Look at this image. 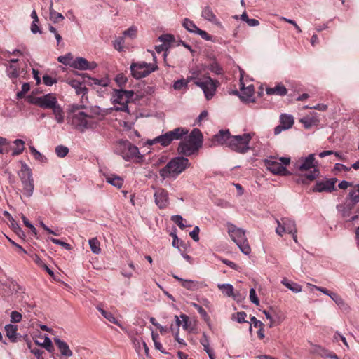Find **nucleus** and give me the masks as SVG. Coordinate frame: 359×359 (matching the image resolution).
<instances>
[{
	"label": "nucleus",
	"instance_id": "nucleus-11",
	"mask_svg": "<svg viewBox=\"0 0 359 359\" xmlns=\"http://www.w3.org/2000/svg\"><path fill=\"white\" fill-rule=\"evenodd\" d=\"M19 175L22 184L23 194L30 197L33 194L34 188L32 170L27 165L23 164Z\"/></svg>",
	"mask_w": 359,
	"mask_h": 359
},
{
	"label": "nucleus",
	"instance_id": "nucleus-12",
	"mask_svg": "<svg viewBox=\"0 0 359 359\" xmlns=\"http://www.w3.org/2000/svg\"><path fill=\"white\" fill-rule=\"evenodd\" d=\"M278 226L276 232L279 236H282L283 233H290L297 232L295 222L288 217L281 218L280 220L276 219Z\"/></svg>",
	"mask_w": 359,
	"mask_h": 359
},
{
	"label": "nucleus",
	"instance_id": "nucleus-50",
	"mask_svg": "<svg viewBox=\"0 0 359 359\" xmlns=\"http://www.w3.org/2000/svg\"><path fill=\"white\" fill-rule=\"evenodd\" d=\"M152 339L154 341L155 348L160 351L161 353H165L163 348L161 342L158 341V334L152 332L151 333Z\"/></svg>",
	"mask_w": 359,
	"mask_h": 359
},
{
	"label": "nucleus",
	"instance_id": "nucleus-1",
	"mask_svg": "<svg viewBox=\"0 0 359 359\" xmlns=\"http://www.w3.org/2000/svg\"><path fill=\"white\" fill-rule=\"evenodd\" d=\"M294 168L301 173H304L306 180L313 181L320 174L318 168V162L315 159L313 154L306 157H301L294 163Z\"/></svg>",
	"mask_w": 359,
	"mask_h": 359
},
{
	"label": "nucleus",
	"instance_id": "nucleus-31",
	"mask_svg": "<svg viewBox=\"0 0 359 359\" xmlns=\"http://www.w3.org/2000/svg\"><path fill=\"white\" fill-rule=\"evenodd\" d=\"M13 147L12 148V155L18 156L25 150V142L22 140L17 139L13 142Z\"/></svg>",
	"mask_w": 359,
	"mask_h": 359
},
{
	"label": "nucleus",
	"instance_id": "nucleus-16",
	"mask_svg": "<svg viewBox=\"0 0 359 359\" xmlns=\"http://www.w3.org/2000/svg\"><path fill=\"white\" fill-rule=\"evenodd\" d=\"M336 182V178L324 179L317 181L312 191L313 192H332L334 190Z\"/></svg>",
	"mask_w": 359,
	"mask_h": 359
},
{
	"label": "nucleus",
	"instance_id": "nucleus-23",
	"mask_svg": "<svg viewBox=\"0 0 359 359\" xmlns=\"http://www.w3.org/2000/svg\"><path fill=\"white\" fill-rule=\"evenodd\" d=\"M189 130L185 128H176L173 130L168 131V135L172 142L173 140H181L184 135H187Z\"/></svg>",
	"mask_w": 359,
	"mask_h": 359
},
{
	"label": "nucleus",
	"instance_id": "nucleus-49",
	"mask_svg": "<svg viewBox=\"0 0 359 359\" xmlns=\"http://www.w3.org/2000/svg\"><path fill=\"white\" fill-rule=\"evenodd\" d=\"M124 43V38L122 36H119L114 40V48L118 51H122L123 50Z\"/></svg>",
	"mask_w": 359,
	"mask_h": 359
},
{
	"label": "nucleus",
	"instance_id": "nucleus-54",
	"mask_svg": "<svg viewBox=\"0 0 359 359\" xmlns=\"http://www.w3.org/2000/svg\"><path fill=\"white\" fill-rule=\"evenodd\" d=\"M22 316L20 313L13 311L11 313V322L13 323H20L22 320Z\"/></svg>",
	"mask_w": 359,
	"mask_h": 359
},
{
	"label": "nucleus",
	"instance_id": "nucleus-24",
	"mask_svg": "<svg viewBox=\"0 0 359 359\" xmlns=\"http://www.w3.org/2000/svg\"><path fill=\"white\" fill-rule=\"evenodd\" d=\"M189 130L185 128H176L173 130L168 131V135L172 142L173 140H181L184 135H187Z\"/></svg>",
	"mask_w": 359,
	"mask_h": 359
},
{
	"label": "nucleus",
	"instance_id": "nucleus-4",
	"mask_svg": "<svg viewBox=\"0 0 359 359\" xmlns=\"http://www.w3.org/2000/svg\"><path fill=\"white\" fill-rule=\"evenodd\" d=\"M264 163L267 170L274 175L287 176L291 174L286 168L290 163V157L270 156Z\"/></svg>",
	"mask_w": 359,
	"mask_h": 359
},
{
	"label": "nucleus",
	"instance_id": "nucleus-32",
	"mask_svg": "<svg viewBox=\"0 0 359 359\" xmlns=\"http://www.w3.org/2000/svg\"><path fill=\"white\" fill-rule=\"evenodd\" d=\"M280 123L286 129H290L294 124L292 116L288 114H281L280 116Z\"/></svg>",
	"mask_w": 359,
	"mask_h": 359
},
{
	"label": "nucleus",
	"instance_id": "nucleus-34",
	"mask_svg": "<svg viewBox=\"0 0 359 359\" xmlns=\"http://www.w3.org/2000/svg\"><path fill=\"white\" fill-rule=\"evenodd\" d=\"M52 109L56 121L58 123H63L65 120V116L62 108L58 104H57Z\"/></svg>",
	"mask_w": 359,
	"mask_h": 359
},
{
	"label": "nucleus",
	"instance_id": "nucleus-42",
	"mask_svg": "<svg viewBox=\"0 0 359 359\" xmlns=\"http://www.w3.org/2000/svg\"><path fill=\"white\" fill-rule=\"evenodd\" d=\"M89 245H90L91 251L94 254L98 255L100 253V252H101V249L100 247V243L99 241L97 239V238H93L92 239H90Z\"/></svg>",
	"mask_w": 359,
	"mask_h": 359
},
{
	"label": "nucleus",
	"instance_id": "nucleus-7",
	"mask_svg": "<svg viewBox=\"0 0 359 359\" xmlns=\"http://www.w3.org/2000/svg\"><path fill=\"white\" fill-rule=\"evenodd\" d=\"M154 57L153 63H147L145 62H133L130 65V70L133 76L137 79L146 77L151 73L158 69L156 64V57L152 53Z\"/></svg>",
	"mask_w": 359,
	"mask_h": 359
},
{
	"label": "nucleus",
	"instance_id": "nucleus-47",
	"mask_svg": "<svg viewBox=\"0 0 359 359\" xmlns=\"http://www.w3.org/2000/svg\"><path fill=\"white\" fill-rule=\"evenodd\" d=\"M69 152V149L63 145H59L55 148V153L58 157L63 158Z\"/></svg>",
	"mask_w": 359,
	"mask_h": 359
},
{
	"label": "nucleus",
	"instance_id": "nucleus-18",
	"mask_svg": "<svg viewBox=\"0 0 359 359\" xmlns=\"http://www.w3.org/2000/svg\"><path fill=\"white\" fill-rule=\"evenodd\" d=\"M97 67L95 62H88L84 57H76L72 64V67L79 70H91Z\"/></svg>",
	"mask_w": 359,
	"mask_h": 359
},
{
	"label": "nucleus",
	"instance_id": "nucleus-17",
	"mask_svg": "<svg viewBox=\"0 0 359 359\" xmlns=\"http://www.w3.org/2000/svg\"><path fill=\"white\" fill-rule=\"evenodd\" d=\"M154 197L156 205L160 208H165L169 204V194L168 191L163 188L156 189Z\"/></svg>",
	"mask_w": 359,
	"mask_h": 359
},
{
	"label": "nucleus",
	"instance_id": "nucleus-57",
	"mask_svg": "<svg viewBox=\"0 0 359 359\" xmlns=\"http://www.w3.org/2000/svg\"><path fill=\"white\" fill-rule=\"evenodd\" d=\"M250 300L257 306L259 304V299L254 288H251L250 290Z\"/></svg>",
	"mask_w": 359,
	"mask_h": 359
},
{
	"label": "nucleus",
	"instance_id": "nucleus-15",
	"mask_svg": "<svg viewBox=\"0 0 359 359\" xmlns=\"http://www.w3.org/2000/svg\"><path fill=\"white\" fill-rule=\"evenodd\" d=\"M231 137L229 130H221L212 137L210 146L225 145L229 147Z\"/></svg>",
	"mask_w": 359,
	"mask_h": 359
},
{
	"label": "nucleus",
	"instance_id": "nucleus-56",
	"mask_svg": "<svg viewBox=\"0 0 359 359\" xmlns=\"http://www.w3.org/2000/svg\"><path fill=\"white\" fill-rule=\"evenodd\" d=\"M172 221L179 226L182 229H184L186 226L183 224V218L180 215H174L171 218Z\"/></svg>",
	"mask_w": 359,
	"mask_h": 359
},
{
	"label": "nucleus",
	"instance_id": "nucleus-13",
	"mask_svg": "<svg viewBox=\"0 0 359 359\" xmlns=\"http://www.w3.org/2000/svg\"><path fill=\"white\" fill-rule=\"evenodd\" d=\"M118 149L123 158L126 161L136 157L140 154L138 148L132 144L129 141L120 142Z\"/></svg>",
	"mask_w": 359,
	"mask_h": 359
},
{
	"label": "nucleus",
	"instance_id": "nucleus-51",
	"mask_svg": "<svg viewBox=\"0 0 359 359\" xmlns=\"http://www.w3.org/2000/svg\"><path fill=\"white\" fill-rule=\"evenodd\" d=\"M187 87V81H185L184 79H179L173 83V88L176 90H180Z\"/></svg>",
	"mask_w": 359,
	"mask_h": 359
},
{
	"label": "nucleus",
	"instance_id": "nucleus-46",
	"mask_svg": "<svg viewBox=\"0 0 359 359\" xmlns=\"http://www.w3.org/2000/svg\"><path fill=\"white\" fill-rule=\"evenodd\" d=\"M180 318L182 320V327L184 330L191 332L192 327L191 326V322L189 321V317L185 314H182Z\"/></svg>",
	"mask_w": 359,
	"mask_h": 359
},
{
	"label": "nucleus",
	"instance_id": "nucleus-30",
	"mask_svg": "<svg viewBox=\"0 0 359 359\" xmlns=\"http://www.w3.org/2000/svg\"><path fill=\"white\" fill-rule=\"evenodd\" d=\"M353 205L351 203L341 204L337 206V210L343 218L348 219L351 216Z\"/></svg>",
	"mask_w": 359,
	"mask_h": 359
},
{
	"label": "nucleus",
	"instance_id": "nucleus-25",
	"mask_svg": "<svg viewBox=\"0 0 359 359\" xmlns=\"http://www.w3.org/2000/svg\"><path fill=\"white\" fill-rule=\"evenodd\" d=\"M147 143L150 145L159 143L163 147H167L171 144V142L168 133L166 132L165 134L159 135L153 140H149Z\"/></svg>",
	"mask_w": 359,
	"mask_h": 359
},
{
	"label": "nucleus",
	"instance_id": "nucleus-19",
	"mask_svg": "<svg viewBox=\"0 0 359 359\" xmlns=\"http://www.w3.org/2000/svg\"><path fill=\"white\" fill-rule=\"evenodd\" d=\"M201 16L206 20L211 22L219 27H222V22L217 19L212 8L209 6H205L201 12Z\"/></svg>",
	"mask_w": 359,
	"mask_h": 359
},
{
	"label": "nucleus",
	"instance_id": "nucleus-36",
	"mask_svg": "<svg viewBox=\"0 0 359 359\" xmlns=\"http://www.w3.org/2000/svg\"><path fill=\"white\" fill-rule=\"evenodd\" d=\"M49 11H50V20H52L54 23H57L61 20H62L64 19V16L55 11L53 8V2H51L50 4V8H49Z\"/></svg>",
	"mask_w": 359,
	"mask_h": 359
},
{
	"label": "nucleus",
	"instance_id": "nucleus-43",
	"mask_svg": "<svg viewBox=\"0 0 359 359\" xmlns=\"http://www.w3.org/2000/svg\"><path fill=\"white\" fill-rule=\"evenodd\" d=\"M57 60L65 65H69L72 67V64L73 63L74 59L71 53H67L65 55L58 57Z\"/></svg>",
	"mask_w": 359,
	"mask_h": 359
},
{
	"label": "nucleus",
	"instance_id": "nucleus-48",
	"mask_svg": "<svg viewBox=\"0 0 359 359\" xmlns=\"http://www.w3.org/2000/svg\"><path fill=\"white\" fill-rule=\"evenodd\" d=\"M200 73L198 71H193L191 72V75L188 76L186 79H185V81H187V86L188 85V83L190 82V81H193L194 83L196 85V82L199 81H200Z\"/></svg>",
	"mask_w": 359,
	"mask_h": 359
},
{
	"label": "nucleus",
	"instance_id": "nucleus-27",
	"mask_svg": "<svg viewBox=\"0 0 359 359\" xmlns=\"http://www.w3.org/2000/svg\"><path fill=\"white\" fill-rule=\"evenodd\" d=\"M67 83L72 88L75 89L77 95L84 96L87 93L88 89L81 82L76 80H69Z\"/></svg>",
	"mask_w": 359,
	"mask_h": 359
},
{
	"label": "nucleus",
	"instance_id": "nucleus-40",
	"mask_svg": "<svg viewBox=\"0 0 359 359\" xmlns=\"http://www.w3.org/2000/svg\"><path fill=\"white\" fill-rule=\"evenodd\" d=\"M351 201L353 204L359 202V184H357L353 187L348 194Z\"/></svg>",
	"mask_w": 359,
	"mask_h": 359
},
{
	"label": "nucleus",
	"instance_id": "nucleus-2",
	"mask_svg": "<svg viewBox=\"0 0 359 359\" xmlns=\"http://www.w3.org/2000/svg\"><path fill=\"white\" fill-rule=\"evenodd\" d=\"M203 136L198 129H194L187 138L181 141L177 148L179 154L189 156L202 146Z\"/></svg>",
	"mask_w": 359,
	"mask_h": 359
},
{
	"label": "nucleus",
	"instance_id": "nucleus-22",
	"mask_svg": "<svg viewBox=\"0 0 359 359\" xmlns=\"http://www.w3.org/2000/svg\"><path fill=\"white\" fill-rule=\"evenodd\" d=\"M300 122L304 125L305 128L309 129L312 126H317L319 123V118L317 114L313 113L301 118Z\"/></svg>",
	"mask_w": 359,
	"mask_h": 359
},
{
	"label": "nucleus",
	"instance_id": "nucleus-20",
	"mask_svg": "<svg viewBox=\"0 0 359 359\" xmlns=\"http://www.w3.org/2000/svg\"><path fill=\"white\" fill-rule=\"evenodd\" d=\"M240 97L241 100L244 101H249L250 98L252 97L255 88L252 84H250L247 87L245 86L243 82V77L241 76L240 79Z\"/></svg>",
	"mask_w": 359,
	"mask_h": 359
},
{
	"label": "nucleus",
	"instance_id": "nucleus-28",
	"mask_svg": "<svg viewBox=\"0 0 359 359\" xmlns=\"http://www.w3.org/2000/svg\"><path fill=\"white\" fill-rule=\"evenodd\" d=\"M5 331L7 337L11 342L17 341L18 326L15 325L8 324L5 326Z\"/></svg>",
	"mask_w": 359,
	"mask_h": 359
},
{
	"label": "nucleus",
	"instance_id": "nucleus-37",
	"mask_svg": "<svg viewBox=\"0 0 359 359\" xmlns=\"http://www.w3.org/2000/svg\"><path fill=\"white\" fill-rule=\"evenodd\" d=\"M107 182L117 188H121L123 184V179L113 175L107 177Z\"/></svg>",
	"mask_w": 359,
	"mask_h": 359
},
{
	"label": "nucleus",
	"instance_id": "nucleus-44",
	"mask_svg": "<svg viewBox=\"0 0 359 359\" xmlns=\"http://www.w3.org/2000/svg\"><path fill=\"white\" fill-rule=\"evenodd\" d=\"M11 149L9 142L1 137H0V154H7Z\"/></svg>",
	"mask_w": 359,
	"mask_h": 359
},
{
	"label": "nucleus",
	"instance_id": "nucleus-9",
	"mask_svg": "<svg viewBox=\"0 0 359 359\" xmlns=\"http://www.w3.org/2000/svg\"><path fill=\"white\" fill-rule=\"evenodd\" d=\"M219 85L218 81L211 79L207 74L203 75L201 77L199 81H197L196 82V86L201 88L208 100H211L214 97Z\"/></svg>",
	"mask_w": 359,
	"mask_h": 359
},
{
	"label": "nucleus",
	"instance_id": "nucleus-55",
	"mask_svg": "<svg viewBox=\"0 0 359 359\" xmlns=\"http://www.w3.org/2000/svg\"><path fill=\"white\" fill-rule=\"evenodd\" d=\"M210 70L212 72H214L215 74H217V75H219V74H222L223 73V69L222 68L220 67V65L217 63V62H213L210 65V67H209Z\"/></svg>",
	"mask_w": 359,
	"mask_h": 359
},
{
	"label": "nucleus",
	"instance_id": "nucleus-45",
	"mask_svg": "<svg viewBox=\"0 0 359 359\" xmlns=\"http://www.w3.org/2000/svg\"><path fill=\"white\" fill-rule=\"evenodd\" d=\"M29 149L34 158L36 161H39L40 162H45L46 161V158L42 154L38 151L34 147L29 146Z\"/></svg>",
	"mask_w": 359,
	"mask_h": 359
},
{
	"label": "nucleus",
	"instance_id": "nucleus-10",
	"mask_svg": "<svg viewBox=\"0 0 359 359\" xmlns=\"http://www.w3.org/2000/svg\"><path fill=\"white\" fill-rule=\"evenodd\" d=\"M252 136L250 133L241 135H232L229 147L236 152L244 154L250 149L249 143Z\"/></svg>",
	"mask_w": 359,
	"mask_h": 359
},
{
	"label": "nucleus",
	"instance_id": "nucleus-5",
	"mask_svg": "<svg viewBox=\"0 0 359 359\" xmlns=\"http://www.w3.org/2000/svg\"><path fill=\"white\" fill-rule=\"evenodd\" d=\"M227 231L231 240L238 245L243 254L248 255L251 252V248L245 236L244 229L229 223L227 224Z\"/></svg>",
	"mask_w": 359,
	"mask_h": 359
},
{
	"label": "nucleus",
	"instance_id": "nucleus-59",
	"mask_svg": "<svg viewBox=\"0 0 359 359\" xmlns=\"http://www.w3.org/2000/svg\"><path fill=\"white\" fill-rule=\"evenodd\" d=\"M22 219L23 221L24 224L27 228H29L34 235H36V228L29 222V221L27 219V218L25 216L22 215Z\"/></svg>",
	"mask_w": 359,
	"mask_h": 359
},
{
	"label": "nucleus",
	"instance_id": "nucleus-33",
	"mask_svg": "<svg viewBox=\"0 0 359 359\" xmlns=\"http://www.w3.org/2000/svg\"><path fill=\"white\" fill-rule=\"evenodd\" d=\"M330 298L338 305V306L344 310L349 309V306L344 300L337 293L332 292L330 294Z\"/></svg>",
	"mask_w": 359,
	"mask_h": 359
},
{
	"label": "nucleus",
	"instance_id": "nucleus-60",
	"mask_svg": "<svg viewBox=\"0 0 359 359\" xmlns=\"http://www.w3.org/2000/svg\"><path fill=\"white\" fill-rule=\"evenodd\" d=\"M334 339L336 341H338L339 339H340V341H341L343 342V344L347 347V348H349V346L348 344V342L345 338L344 336L343 335H341L338 332H336L334 335Z\"/></svg>",
	"mask_w": 359,
	"mask_h": 359
},
{
	"label": "nucleus",
	"instance_id": "nucleus-14",
	"mask_svg": "<svg viewBox=\"0 0 359 359\" xmlns=\"http://www.w3.org/2000/svg\"><path fill=\"white\" fill-rule=\"evenodd\" d=\"M34 103L41 108L51 109L58 104L56 96L53 93L36 97Z\"/></svg>",
	"mask_w": 359,
	"mask_h": 359
},
{
	"label": "nucleus",
	"instance_id": "nucleus-64",
	"mask_svg": "<svg viewBox=\"0 0 359 359\" xmlns=\"http://www.w3.org/2000/svg\"><path fill=\"white\" fill-rule=\"evenodd\" d=\"M31 352L36 357L37 359H44L43 357V351L37 348H35L32 349Z\"/></svg>",
	"mask_w": 359,
	"mask_h": 359
},
{
	"label": "nucleus",
	"instance_id": "nucleus-38",
	"mask_svg": "<svg viewBox=\"0 0 359 359\" xmlns=\"http://www.w3.org/2000/svg\"><path fill=\"white\" fill-rule=\"evenodd\" d=\"M182 286L189 290H195L199 287V283L191 280H182Z\"/></svg>",
	"mask_w": 359,
	"mask_h": 359
},
{
	"label": "nucleus",
	"instance_id": "nucleus-35",
	"mask_svg": "<svg viewBox=\"0 0 359 359\" xmlns=\"http://www.w3.org/2000/svg\"><path fill=\"white\" fill-rule=\"evenodd\" d=\"M282 284L294 292L297 293L302 291V286L300 285L295 283L289 282L285 278L282 280Z\"/></svg>",
	"mask_w": 359,
	"mask_h": 359
},
{
	"label": "nucleus",
	"instance_id": "nucleus-26",
	"mask_svg": "<svg viewBox=\"0 0 359 359\" xmlns=\"http://www.w3.org/2000/svg\"><path fill=\"white\" fill-rule=\"evenodd\" d=\"M217 287L224 296L236 299V294L234 292V288L232 285L229 283L218 284Z\"/></svg>",
	"mask_w": 359,
	"mask_h": 359
},
{
	"label": "nucleus",
	"instance_id": "nucleus-58",
	"mask_svg": "<svg viewBox=\"0 0 359 359\" xmlns=\"http://www.w3.org/2000/svg\"><path fill=\"white\" fill-rule=\"evenodd\" d=\"M43 81L48 86H51L54 83H57V80L55 78H53L48 75H44L43 76Z\"/></svg>",
	"mask_w": 359,
	"mask_h": 359
},
{
	"label": "nucleus",
	"instance_id": "nucleus-3",
	"mask_svg": "<svg viewBox=\"0 0 359 359\" xmlns=\"http://www.w3.org/2000/svg\"><path fill=\"white\" fill-rule=\"evenodd\" d=\"M191 163L188 158L184 156H178L171 159L167 165L160 170L159 174L163 179L176 177L187 168Z\"/></svg>",
	"mask_w": 359,
	"mask_h": 359
},
{
	"label": "nucleus",
	"instance_id": "nucleus-8",
	"mask_svg": "<svg viewBox=\"0 0 359 359\" xmlns=\"http://www.w3.org/2000/svg\"><path fill=\"white\" fill-rule=\"evenodd\" d=\"M134 95L133 90H114L112 95V102L115 106L114 109L115 111H128V103Z\"/></svg>",
	"mask_w": 359,
	"mask_h": 359
},
{
	"label": "nucleus",
	"instance_id": "nucleus-41",
	"mask_svg": "<svg viewBox=\"0 0 359 359\" xmlns=\"http://www.w3.org/2000/svg\"><path fill=\"white\" fill-rule=\"evenodd\" d=\"M7 74L11 79H17L20 74L17 65L11 64L7 69Z\"/></svg>",
	"mask_w": 359,
	"mask_h": 359
},
{
	"label": "nucleus",
	"instance_id": "nucleus-62",
	"mask_svg": "<svg viewBox=\"0 0 359 359\" xmlns=\"http://www.w3.org/2000/svg\"><path fill=\"white\" fill-rule=\"evenodd\" d=\"M196 34H198V35H200L201 36L202 39H203L206 41L212 40V36L210 35H209L205 31L200 29L199 28L197 30Z\"/></svg>",
	"mask_w": 359,
	"mask_h": 359
},
{
	"label": "nucleus",
	"instance_id": "nucleus-6",
	"mask_svg": "<svg viewBox=\"0 0 359 359\" xmlns=\"http://www.w3.org/2000/svg\"><path fill=\"white\" fill-rule=\"evenodd\" d=\"M68 121L81 132L93 128L95 126L94 118L91 116L82 111L76 112L74 109H72V114L69 115Z\"/></svg>",
	"mask_w": 359,
	"mask_h": 359
},
{
	"label": "nucleus",
	"instance_id": "nucleus-39",
	"mask_svg": "<svg viewBox=\"0 0 359 359\" xmlns=\"http://www.w3.org/2000/svg\"><path fill=\"white\" fill-rule=\"evenodd\" d=\"M182 25L187 31L190 32L196 33L197 30L198 29L194 22L188 18H185L184 20Z\"/></svg>",
	"mask_w": 359,
	"mask_h": 359
},
{
	"label": "nucleus",
	"instance_id": "nucleus-21",
	"mask_svg": "<svg viewBox=\"0 0 359 359\" xmlns=\"http://www.w3.org/2000/svg\"><path fill=\"white\" fill-rule=\"evenodd\" d=\"M54 341L58 348L60 354L63 357L69 358L73 355L72 351L69 348V345L59 338H55Z\"/></svg>",
	"mask_w": 359,
	"mask_h": 359
},
{
	"label": "nucleus",
	"instance_id": "nucleus-61",
	"mask_svg": "<svg viewBox=\"0 0 359 359\" xmlns=\"http://www.w3.org/2000/svg\"><path fill=\"white\" fill-rule=\"evenodd\" d=\"M199 227L198 226H196L194 229V230L190 232L189 235L190 236L193 238V240L194 241H198L199 240V236H198V233H199Z\"/></svg>",
	"mask_w": 359,
	"mask_h": 359
},
{
	"label": "nucleus",
	"instance_id": "nucleus-29",
	"mask_svg": "<svg viewBox=\"0 0 359 359\" xmlns=\"http://www.w3.org/2000/svg\"><path fill=\"white\" fill-rule=\"evenodd\" d=\"M268 95H285L287 93L286 88L283 84H278L273 88H266Z\"/></svg>",
	"mask_w": 359,
	"mask_h": 359
},
{
	"label": "nucleus",
	"instance_id": "nucleus-52",
	"mask_svg": "<svg viewBox=\"0 0 359 359\" xmlns=\"http://www.w3.org/2000/svg\"><path fill=\"white\" fill-rule=\"evenodd\" d=\"M137 32V27L135 26H131L130 28H128V29H126L123 32V35L133 39V38L136 37Z\"/></svg>",
	"mask_w": 359,
	"mask_h": 359
},
{
	"label": "nucleus",
	"instance_id": "nucleus-53",
	"mask_svg": "<svg viewBox=\"0 0 359 359\" xmlns=\"http://www.w3.org/2000/svg\"><path fill=\"white\" fill-rule=\"evenodd\" d=\"M158 40L163 44H168L169 46L170 43L174 41L175 39L172 35L163 34L159 36Z\"/></svg>",
	"mask_w": 359,
	"mask_h": 359
},
{
	"label": "nucleus",
	"instance_id": "nucleus-63",
	"mask_svg": "<svg viewBox=\"0 0 359 359\" xmlns=\"http://www.w3.org/2000/svg\"><path fill=\"white\" fill-rule=\"evenodd\" d=\"M13 230L14 231L17 233V235L20 237V238H24L25 237V233L23 232V231L22 230V229L19 226L18 224H13Z\"/></svg>",
	"mask_w": 359,
	"mask_h": 359
}]
</instances>
